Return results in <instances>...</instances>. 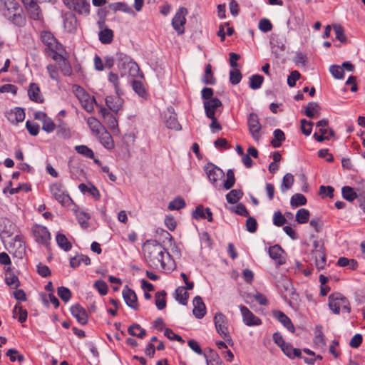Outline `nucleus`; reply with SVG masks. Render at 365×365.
I'll return each instance as SVG.
<instances>
[{"instance_id":"obj_51","label":"nucleus","mask_w":365,"mask_h":365,"mask_svg":"<svg viewBox=\"0 0 365 365\" xmlns=\"http://www.w3.org/2000/svg\"><path fill=\"white\" fill-rule=\"evenodd\" d=\"M6 356H8L10 359V361L14 362L18 361L19 362H22L24 361V356L23 354H20L18 350L15 349H10L6 352Z\"/></svg>"},{"instance_id":"obj_53","label":"nucleus","mask_w":365,"mask_h":365,"mask_svg":"<svg viewBox=\"0 0 365 365\" xmlns=\"http://www.w3.org/2000/svg\"><path fill=\"white\" fill-rule=\"evenodd\" d=\"M342 195L344 199L348 201H353L357 197V195L354 190L349 186H344L342 187Z\"/></svg>"},{"instance_id":"obj_15","label":"nucleus","mask_w":365,"mask_h":365,"mask_svg":"<svg viewBox=\"0 0 365 365\" xmlns=\"http://www.w3.org/2000/svg\"><path fill=\"white\" fill-rule=\"evenodd\" d=\"M17 232V227L8 218L0 219V237L4 240Z\"/></svg>"},{"instance_id":"obj_31","label":"nucleus","mask_w":365,"mask_h":365,"mask_svg":"<svg viewBox=\"0 0 365 365\" xmlns=\"http://www.w3.org/2000/svg\"><path fill=\"white\" fill-rule=\"evenodd\" d=\"M77 19L74 14H70L66 16L64 19V28L68 32H73L77 29Z\"/></svg>"},{"instance_id":"obj_38","label":"nucleus","mask_w":365,"mask_h":365,"mask_svg":"<svg viewBox=\"0 0 365 365\" xmlns=\"http://www.w3.org/2000/svg\"><path fill=\"white\" fill-rule=\"evenodd\" d=\"M108 81L114 86L116 95H123L120 86L119 78L116 73L110 72L108 76Z\"/></svg>"},{"instance_id":"obj_39","label":"nucleus","mask_w":365,"mask_h":365,"mask_svg":"<svg viewBox=\"0 0 365 365\" xmlns=\"http://www.w3.org/2000/svg\"><path fill=\"white\" fill-rule=\"evenodd\" d=\"M128 331L130 335L136 336L140 339H143L146 335V331L138 324H134L129 327Z\"/></svg>"},{"instance_id":"obj_20","label":"nucleus","mask_w":365,"mask_h":365,"mask_svg":"<svg viewBox=\"0 0 365 365\" xmlns=\"http://www.w3.org/2000/svg\"><path fill=\"white\" fill-rule=\"evenodd\" d=\"M123 297L126 304L133 309H138L137 296L133 290L127 286L122 291Z\"/></svg>"},{"instance_id":"obj_24","label":"nucleus","mask_w":365,"mask_h":365,"mask_svg":"<svg viewBox=\"0 0 365 365\" xmlns=\"http://www.w3.org/2000/svg\"><path fill=\"white\" fill-rule=\"evenodd\" d=\"M220 106H222V102L217 98L205 101L204 102V108L206 116L212 117L213 115H215L217 108Z\"/></svg>"},{"instance_id":"obj_58","label":"nucleus","mask_w":365,"mask_h":365,"mask_svg":"<svg viewBox=\"0 0 365 365\" xmlns=\"http://www.w3.org/2000/svg\"><path fill=\"white\" fill-rule=\"evenodd\" d=\"M110 7L114 11H122L125 13H130L132 11L131 8L123 2H117L113 4Z\"/></svg>"},{"instance_id":"obj_3","label":"nucleus","mask_w":365,"mask_h":365,"mask_svg":"<svg viewBox=\"0 0 365 365\" xmlns=\"http://www.w3.org/2000/svg\"><path fill=\"white\" fill-rule=\"evenodd\" d=\"M116 63L121 73V76L126 74L131 76H136L140 71L137 63L123 53L118 52L116 53Z\"/></svg>"},{"instance_id":"obj_12","label":"nucleus","mask_w":365,"mask_h":365,"mask_svg":"<svg viewBox=\"0 0 365 365\" xmlns=\"http://www.w3.org/2000/svg\"><path fill=\"white\" fill-rule=\"evenodd\" d=\"M313 245L312 255L315 259V265L318 269H324L327 263L324 248L317 240L314 241Z\"/></svg>"},{"instance_id":"obj_47","label":"nucleus","mask_w":365,"mask_h":365,"mask_svg":"<svg viewBox=\"0 0 365 365\" xmlns=\"http://www.w3.org/2000/svg\"><path fill=\"white\" fill-rule=\"evenodd\" d=\"M309 212L308 210L302 208L299 209L296 214V220L299 224H304L309 221Z\"/></svg>"},{"instance_id":"obj_9","label":"nucleus","mask_w":365,"mask_h":365,"mask_svg":"<svg viewBox=\"0 0 365 365\" xmlns=\"http://www.w3.org/2000/svg\"><path fill=\"white\" fill-rule=\"evenodd\" d=\"M64 5L80 15L87 16L90 13V4L86 0H62Z\"/></svg>"},{"instance_id":"obj_59","label":"nucleus","mask_w":365,"mask_h":365,"mask_svg":"<svg viewBox=\"0 0 365 365\" xmlns=\"http://www.w3.org/2000/svg\"><path fill=\"white\" fill-rule=\"evenodd\" d=\"M242 74L240 70L234 69L230 72V81L233 85L238 84L242 79Z\"/></svg>"},{"instance_id":"obj_16","label":"nucleus","mask_w":365,"mask_h":365,"mask_svg":"<svg viewBox=\"0 0 365 365\" xmlns=\"http://www.w3.org/2000/svg\"><path fill=\"white\" fill-rule=\"evenodd\" d=\"M97 24L100 29L98 34L99 41L103 44L110 43L113 39V31L106 27L105 20L103 19L99 20Z\"/></svg>"},{"instance_id":"obj_28","label":"nucleus","mask_w":365,"mask_h":365,"mask_svg":"<svg viewBox=\"0 0 365 365\" xmlns=\"http://www.w3.org/2000/svg\"><path fill=\"white\" fill-rule=\"evenodd\" d=\"M193 314L195 317L197 319H202L205 313H206V308L205 305L202 299V298L199 296H197L193 299Z\"/></svg>"},{"instance_id":"obj_4","label":"nucleus","mask_w":365,"mask_h":365,"mask_svg":"<svg viewBox=\"0 0 365 365\" xmlns=\"http://www.w3.org/2000/svg\"><path fill=\"white\" fill-rule=\"evenodd\" d=\"M72 91L79 101L81 106L87 112L92 113L94 110L93 105L96 103L95 98L90 96L82 87L76 84L72 86Z\"/></svg>"},{"instance_id":"obj_43","label":"nucleus","mask_w":365,"mask_h":365,"mask_svg":"<svg viewBox=\"0 0 365 365\" xmlns=\"http://www.w3.org/2000/svg\"><path fill=\"white\" fill-rule=\"evenodd\" d=\"M75 150L78 153L81 154V155H83L85 158H90V159L94 158V153H93V150L91 148H89L88 147H87L86 145H76L75 147Z\"/></svg>"},{"instance_id":"obj_8","label":"nucleus","mask_w":365,"mask_h":365,"mask_svg":"<svg viewBox=\"0 0 365 365\" xmlns=\"http://www.w3.org/2000/svg\"><path fill=\"white\" fill-rule=\"evenodd\" d=\"M247 125L249 132L252 135V138L258 142L262 135V125L259 123L258 115L255 113H251L247 118Z\"/></svg>"},{"instance_id":"obj_54","label":"nucleus","mask_w":365,"mask_h":365,"mask_svg":"<svg viewBox=\"0 0 365 365\" xmlns=\"http://www.w3.org/2000/svg\"><path fill=\"white\" fill-rule=\"evenodd\" d=\"M333 29L336 34V38L341 43H345L346 41V36L343 27L340 24H334Z\"/></svg>"},{"instance_id":"obj_49","label":"nucleus","mask_w":365,"mask_h":365,"mask_svg":"<svg viewBox=\"0 0 365 365\" xmlns=\"http://www.w3.org/2000/svg\"><path fill=\"white\" fill-rule=\"evenodd\" d=\"M202 81L205 84L213 85L215 83V78L213 76V73L212 72V66L210 64H207L205 67V71Z\"/></svg>"},{"instance_id":"obj_26","label":"nucleus","mask_w":365,"mask_h":365,"mask_svg":"<svg viewBox=\"0 0 365 365\" xmlns=\"http://www.w3.org/2000/svg\"><path fill=\"white\" fill-rule=\"evenodd\" d=\"M284 251L280 246L275 245L269 249V257L274 259L278 265H282L285 263V258L283 256Z\"/></svg>"},{"instance_id":"obj_32","label":"nucleus","mask_w":365,"mask_h":365,"mask_svg":"<svg viewBox=\"0 0 365 365\" xmlns=\"http://www.w3.org/2000/svg\"><path fill=\"white\" fill-rule=\"evenodd\" d=\"M320 113V106L316 102H310L308 103L305 109V115L310 118L318 116Z\"/></svg>"},{"instance_id":"obj_7","label":"nucleus","mask_w":365,"mask_h":365,"mask_svg":"<svg viewBox=\"0 0 365 365\" xmlns=\"http://www.w3.org/2000/svg\"><path fill=\"white\" fill-rule=\"evenodd\" d=\"M49 190L55 200L62 205H68L71 201V198L61 182L51 184Z\"/></svg>"},{"instance_id":"obj_5","label":"nucleus","mask_w":365,"mask_h":365,"mask_svg":"<svg viewBox=\"0 0 365 365\" xmlns=\"http://www.w3.org/2000/svg\"><path fill=\"white\" fill-rule=\"evenodd\" d=\"M329 307L336 314L341 311L349 313L351 309L349 301L340 293H334L329 297Z\"/></svg>"},{"instance_id":"obj_37","label":"nucleus","mask_w":365,"mask_h":365,"mask_svg":"<svg viewBox=\"0 0 365 365\" xmlns=\"http://www.w3.org/2000/svg\"><path fill=\"white\" fill-rule=\"evenodd\" d=\"M81 263L88 265L91 263V259L86 255H80L72 257L70 260V265L73 268L78 267Z\"/></svg>"},{"instance_id":"obj_18","label":"nucleus","mask_w":365,"mask_h":365,"mask_svg":"<svg viewBox=\"0 0 365 365\" xmlns=\"http://www.w3.org/2000/svg\"><path fill=\"white\" fill-rule=\"evenodd\" d=\"M51 58L58 63V67L61 71V73L65 76H71L73 71L71 64L68 61V60L63 57L60 52L54 54H51Z\"/></svg>"},{"instance_id":"obj_52","label":"nucleus","mask_w":365,"mask_h":365,"mask_svg":"<svg viewBox=\"0 0 365 365\" xmlns=\"http://www.w3.org/2000/svg\"><path fill=\"white\" fill-rule=\"evenodd\" d=\"M185 206V200L182 197H178L170 202L168 205V209L170 210H179Z\"/></svg>"},{"instance_id":"obj_27","label":"nucleus","mask_w":365,"mask_h":365,"mask_svg":"<svg viewBox=\"0 0 365 365\" xmlns=\"http://www.w3.org/2000/svg\"><path fill=\"white\" fill-rule=\"evenodd\" d=\"M122 95H117V96H107L106 98V106L113 112H118L122 107L123 100L121 98Z\"/></svg>"},{"instance_id":"obj_35","label":"nucleus","mask_w":365,"mask_h":365,"mask_svg":"<svg viewBox=\"0 0 365 365\" xmlns=\"http://www.w3.org/2000/svg\"><path fill=\"white\" fill-rule=\"evenodd\" d=\"M13 315L14 318H17L21 323H23L26 320L28 313L19 304H16L13 310Z\"/></svg>"},{"instance_id":"obj_19","label":"nucleus","mask_w":365,"mask_h":365,"mask_svg":"<svg viewBox=\"0 0 365 365\" xmlns=\"http://www.w3.org/2000/svg\"><path fill=\"white\" fill-rule=\"evenodd\" d=\"M205 171L210 181L212 183L217 182L224 176V172L212 163H208L205 166Z\"/></svg>"},{"instance_id":"obj_36","label":"nucleus","mask_w":365,"mask_h":365,"mask_svg":"<svg viewBox=\"0 0 365 365\" xmlns=\"http://www.w3.org/2000/svg\"><path fill=\"white\" fill-rule=\"evenodd\" d=\"M285 140V135L284 132L280 129H276L274 131V137L271 140L272 145L275 148H279L282 145V143Z\"/></svg>"},{"instance_id":"obj_62","label":"nucleus","mask_w":365,"mask_h":365,"mask_svg":"<svg viewBox=\"0 0 365 365\" xmlns=\"http://www.w3.org/2000/svg\"><path fill=\"white\" fill-rule=\"evenodd\" d=\"M47 71L49 74V76L53 81L57 82L60 81V76L58 73V71L56 66L49 64L47 66Z\"/></svg>"},{"instance_id":"obj_10","label":"nucleus","mask_w":365,"mask_h":365,"mask_svg":"<svg viewBox=\"0 0 365 365\" xmlns=\"http://www.w3.org/2000/svg\"><path fill=\"white\" fill-rule=\"evenodd\" d=\"M41 39L46 46L47 49H48L52 54L57 53L62 50V46L58 43L53 35L50 31H41Z\"/></svg>"},{"instance_id":"obj_33","label":"nucleus","mask_w":365,"mask_h":365,"mask_svg":"<svg viewBox=\"0 0 365 365\" xmlns=\"http://www.w3.org/2000/svg\"><path fill=\"white\" fill-rule=\"evenodd\" d=\"M29 17L33 20H41L42 14L37 2H35L30 6L26 9Z\"/></svg>"},{"instance_id":"obj_41","label":"nucleus","mask_w":365,"mask_h":365,"mask_svg":"<svg viewBox=\"0 0 365 365\" xmlns=\"http://www.w3.org/2000/svg\"><path fill=\"white\" fill-rule=\"evenodd\" d=\"M58 245L64 251H68L71 249V244L63 234H58L56 237Z\"/></svg>"},{"instance_id":"obj_17","label":"nucleus","mask_w":365,"mask_h":365,"mask_svg":"<svg viewBox=\"0 0 365 365\" xmlns=\"http://www.w3.org/2000/svg\"><path fill=\"white\" fill-rule=\"evenodd\" d=\"M164 119L168 128L175 130L181 129V126L177 119V115L172 107L168 108L164 112Z\"/></svg>"},{"instance_id":"obj_63","label":"nucleus","mask_w":365,"mask_h":365,"mask_svg":"<svg viewBox=\"0 0 365 365\" xmlns=\"http://www.w3.org/2000/svg\"><path fill=\"white\" fill-rule=\"evenodd\" d=\"M258 28L261 31L267 33L272 30V25L269 19H262L259 22Z\"/></svg>"},{"instance_id":"obj_48","label":"nucleus","mask_w":365,"mask_h":365,"mask_svg":"<svg viewBox=\"0 0 365 365\" xmlns=\"http://www.w3.org/2000/svg\"><path fill=\"white\" fill-rule=\"evenodd\" d=\"M87 123L91 131L96 135L100 134L101 123L94 117H90L87 119Z\"/></svg>"},{"instance_id":"obj_22","label":"nucleus","mask_w":365,"mask_h":365,"mask_svg":"<svg viewBox=\"0 0 365 365\" xmlns=\"http://www.w3.org/2000/svg\"><path fill=\"white\" fill-rule=\"evenodd\" d=\"M6 116L9 122L13 124H17L25 119V112L23 108L16 107L7 112Z\"/></svg>"},{"instance_id":"obj_30","label":"nucleus","mask_w":365,"mask_h":365,"mask_svg":"<svg viewBox=\"0 0 365 365\" xmlns=\"http://www.w3.org/2000/svg\"><path fill=\"white\" fill-rule=\"evenodd\" d=\"M277 287L282 294H293V287L288 278H282L277 282Z\"/></svg>"},{"instance_id":"obj_42","label":"nucleus","mask_w":365,"mask_h":365,"mask_svg":"<svg viewBox=\"0 0 365 365\" xmlns=\"http://www.w3.org/2000/svg\"><path fill=\"white\" fill-rule=\"evenodd\" d=\"M189 297L188 293L185 291V287H180L175 290V299L182 304L185 305L187 303Z\"/></svg>"},{"instance_id":"obj_6","label":"nucleus","mask_w":365,"mask_h":365,"mask_svg":"<svg viewBox=\"0 0 365 365\" xmlns=\"http://www.w3.org/2000/svg\"><path fill=\"white\" fill-rule=\"evenodd\" d=\"M214 323L217 332L224 340L228 343L232 342L229 332V322L227 317L221 312H217L214 317Z\"/></svg>"},{"instance_id":"obj_55","label":"nucleus","mask_w":365,"mask_h":365,"mask_svg":"<svg viewBox=\"0 0 365 365\" xmlns=\"http://www.w3.org/2000/svg\"><path fill=\"white\" fill-rule=\"evenodd\" d=\"M165 296V292L164 291L155 294V305L160 310L164 309L166 306Z\"/></svg>"},{"instance_id":"obj_23","label":"nucleus","mask_w":365,"mask_h":365,"mask_svg":"<svg viewBox=\"0 0 365 365\" xmlns=\"http://www.w3.org/2000/svg\"><path fill=\"white\" fill-rule=\"evenodd\" d=\"M99 113L101 114L104 123L107 124L110 130H115L118 128V121L115 117L110 113L106 108L101 107Z\"/></svg>"},{"instance_id":"obj_14","label":"nucleus","mask_w":365,"mask_h":365,"mask_svg":"<svg viewBox=\"0 0 365 365\" xmlns=\"http://www.w3.org/2000/svg\"><path fill=\"white\" fill-rule=\"evenodd\" d=\"M32 233L35 240L43 245L47 246L51 239L50 232L46 227L36 225L32 227Z\"/></svg>"},{"instance_id":"obj_1","label":"nucleus","mask_w":365,"mask_h":365,"mask_svg":"<svg viewBox=\"0 0 365 365\" xmlns=\"http://www.w3.org/2000/svg\"><path fill=\"white\" fill-rule=\"evenodd\" d=\"M143 252L148 266L164 272L170 271L173 261L167 250L155 240H147L143 245Z\"/></svg>"},{"instance_id":"obj_50","label":"nucleus","mask_w":365,"mask_h":365,"mask_svg":"<svg viewBox=\"0 0 365 365\" xmlns=\"http://www.w3.org/2000/svg\"><path fill=\"white\" fill-rule=\"evenodd\" d=\"M307 202L306 197L302 194H295L294 195L290 200V204L292 207H299L301 205H304Z\"/></svg>"},{"instance_id":"obj_46","label":"nucleus","mask_w":365,"mask_h":365,"mask_svg":"<svg viewBox=\"0 0 365 365\" xmlns=\"http://www.w3.org/2000/svg\"><path fill=\"white\" fill-rule=\"evenodd\" d=\"M264 78L262 76L258 74L252 75L250 78V87L253 90L258 89L261 87Z\"/></svg>"},{"instance_id":"obj_57","label":"nucleus","mask_w":365,"mask_h":365,"mask_svg":"<svg viewBox=\"0 0 365 365\" xmlns=\"http://www.w3.org/2000/svg\"><path fill=\"white\" fill-rule=\"evenodd\" d=\"M235 182V178L234 172L232 170H228L227 172V180L224 182L223 186L225 189H230Z\"/></svg>"},{"instance_id":"obj_44","label":"nucleus","mask_w":365,"mask_h":365,"mask_svg":"<svg viewBox=\"0 0 365 365\" xmlns=\"http://www.w3.org/2000/svg\"><path fill=\"white\" fill-rule=\"evenodd\" d=\"M243 195L240 190H232L226 195V199L230 204L236 203Z\"/></svg>"},{"instance_id":"obj_64","label":"nucleus","mask_w":365,"mask_h":365,"mask_svg":"<svg viewBox=\"0 0 365 365\" xmlns=\"http://www.w3.org/2000/svg\"><path fill=\"white\" fill-rule=\"evenodd\" d=\"M5 282L8 286H14L15 288L20 286L19 278L14 274H9L5 278Z\"/></svg>"},{"instance_id":"obj_34","label":"nucleus","mask_w":365,"mask_h":365,"mask_svg":"<svg viewBox=\"0 0 365 365\" xmlns=\"http://www.w3.org/2000/svg\"><path fill=\"white\" fill-rule=\"evenodd\" d=\"M281 349L283 353L290 359L299 357L301 356L300 349L293 348L289 343H286L282 347H281Z\"/></svg>"},{"instance_id":"obj_13","label":"nucleus","mask_w":365,"mask_h":365,"mask_svg":"<svg viewBox=\"0 0 365 365\" xmlns=\"http://www.w3.org/2000/svg\"><path fill=\"white\" fill-rule=\"evenodd\" d=\"M239 309L242 317V322L248 327H255L262 324V320L255 315L247 307L240 305Z\"/></svg>"},{"instance_id":"obj_61","label":"nucleus","mask_w":365,"mask_h":365,"mask_svg":"<svg viewBox=\"0 0 365 365\" xmlns=\"http://www.w3.org/2000/svg\"><path fill=\"white\" fill-rule=\"evenodd\" d=\"M56 128V125L53 123V120L50 118H46L42 122V129L47 133L53 132Z\"/></svg>"},{"instance_id":"obj_25","label":"nucleus","mask_w":365,"mask_h":365,"mask_svg":"<svg viewBox=\"0 0 365 365\" xmlns=\"http://www.w3.org/2000/svg\"><path fill=\"white\" fill-rule=\"evenodd\" d=\"M272 313L273 317L280 322L289 331L292 333L294 332L295 329L293 324L290 319L284 312L279 310H273Z\"/></svg>"},{"instance_id":"obj_60","label":"nucleus","mask_w":365,"mask_h":365,"mask_svg":"<svg viewBox=\"0 0 365 365\" xmlns=\"http://www.w3.org/2000/svg\"><path fill=\"white\" fill-rule=\"evenodd\" d=\"M58 295L64 302H68L71 297V291L65 287L58 288Z\"/></svg>"},{"instance_id":"obj_45","label":"nucleus","mask_w":365,"mask_h":365,"mask_svg":"<svg viewBox=\"0 0 365 365\" xmlns=\"http://www.w3.org/2000/svg\"><path fill=\"white\" fill-rule=\"evenodd\" d=\"M101 143L107 148H111L113 146L112 136L107 131H103L99 136Z\"/></svg>"},{"instance_id":"obj_2","label":"nucleus","mask_w":365,"mask_h":365,"mask_svg":"<svg viewBox=\"0 0 365 365\" xmlns=\"http://www.w3.org/2000/svg\"><path fill=\"white\" fill-rule=\"evenodd\" d=\"M0 13L18 27L26 25V19L23 9L16 0H0Z\"/></svg>"},{"instance_id":"obj_40","label":"nucleus","mask_w":365,"mask_h":365,"mask_svg":"<svg viewBox=\"0 0 365 365\" xmlns=\"http://www.w3.org/2000/svg\"><path fill=\"white\" fill-rule=\"evenodd\" d=\"M294 178L293 175L291 173H287L282 179V182L280 186V189L282 192H286L287 190H289L294 183Z\"/></svg>"},{"instance_id":"obj_11","label":"nucleus","mask_w":365,"mask_h":365,"mask_svg":"<svg viewBox=\"0 0 365 365\" xmlns=\"http://www.w3.org/2000/svg\"><path fill=\"white\" fill-rule=\"evenodd\" d=\"M187 14V10L184 7H181L178 10L172 20L173 27L180 35L184 34L185 32L184 25L186 23L185 16Z\"/></svg>"},{"instance_id":"obj_56","label":"nucleus","mask_w":365,"mask_h":365,"mask_svg":"<svg viewBox=\"0 0 365 365\" xmlns=\"http://www.w3.org/2000/svg\"><path fill=\"white\" fill-rule=\"evenodd\" d=\"M329 71L335 78L341 79L344 78V72L341 66L332 65L329 68Z\"/></svg>"},{"instance_id":"obj_29","label":"nucleus","mask_w":365,"mask_h":365,"mask_svg":"<svg viewBox=\"0 0 365 365\" xmlns=\"http://www.w3.org/2000/svg\"><path fill=\"white\" fill-rule=\"evenodd\" d=\"M28 95L30 100L36 103H43V98L41 93V90L38 84L31 83L28 89Z\"/></svg>"},{"instance_id":"obj_21","label":"nucleus","mask_w":365,"mask_h":365,"mask_svg":"<svg viewBox=\"0 0 365 365\" xmlns=\"http://www.w3.org/2000/svg\"><path fill=\"white\" fill-rule=\"evenodd\" d=\"M71 312L73 317L76 319L78 322L84 325L88 322V314L85 309L76 304L71 307Z\"/></svg>"}]
</instances>
